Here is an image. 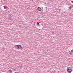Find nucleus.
Listing matches in <instances>:
<instances>
[{"instance_id":"nucleus-5","label":"nucleus","mask_w":73,"mask_h":73,"mask_svg":"<svg viewBox=\"0 0 73 73\" xmlns=\"http://www.w3.org/2000/svg\"><path fill=\"white\" fill-rule=\"evenodd\" d=\"M36 24H37V25L38 26V25H39V23H36Z\"/></svg>"},{"instance_id":"nucleus-8","label":"nucleus","mask_w":73,"mask_h":73,"mask_svg":"<svg viewBox=\"0 0 73 73\" xmlns=\"http://www.w3.org/2000/svg\"><path fill=\"white\" fill-rule=\"evenodd\" d=\"M70 9H71V8H70Z\"/></svg>"},{"instance_id":"nucleus-1","label":"nucleus","mask_w":73,"mask_h":73,"mask_svg":"<svg viewBox=\"0 0 73 73\" xmlns=\"http://www.w3.org/2000/svg\"><path fill=\"white\" fill-rule=\"evenodd\" d=\"M67 70L68 73H70L72 71V70L71 68H68Z\"/></svg>"},{"instance_id":"nucleus-2","label":"nucleus","mask_w":73,"mask_h":73,"mask_svg":"<svg viewBox=\"0 0 73 73\" xmlns=\"http://www.w3.org/2000/svg\"><path fill=\"white\" fill-rule=\"evenodd\" d=\"M17 46L18 47V49H20V48H22L21 46L20 45H18Z\"/></svg>"},{"instance_id":"nucleus-3","label":"nucleus","mask_w":73,"mask_h":73,"mask_svg":"<svg viewBox=\"0 0 73 73\" xmlns=\"http://www.w3.org/2000/svg\"><path fill=\"white\" fill-rule=\"evenodd\" d=\"M73 53V50H72L71 51H70L69 52V53L70 54H72V53Z\"/></svg>"},{"instance_id":"nucleus-7","label":"nucleus","mask_w":73,"mask_h":73,"mask_svg":"<svg viewBox=\"0 0 73 73\" xmlns=\"http://www.w3.org/2000/svg\"><path fill=\"white\" fill-rule=\"evenodd\" d=\"M4 7V9H5V7Z\"/></svg>"},{"instance_id":"nucleus-6","label":"nucleus","mask_w":73,"mask_h":73,"mask_svg":"<svg viewBox=\"0 0 73 73\" xmlns=\"http://www.w3.org/2000/svg\"><path fill=\"white\" fill-rule=\"evenodd\" d=\"M9 71H10V72H12V70H10Z\"/></svg>"},{"instance_id":"nucleus-4","label":"nucleus","mask_w":73,"mask_h":73,"mask_svg":"<svg viewBox=\"0 0 73 73\" xmlns=\"http://www.w3.org/2000/svg\"><path fill=\"white\" fill-rule=\"evenodd\" d=\"M37 9L38 10V11H42V9L40 7H38L37 8Z\"/></svg>"}]
</instances>
